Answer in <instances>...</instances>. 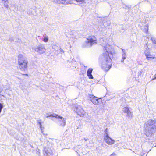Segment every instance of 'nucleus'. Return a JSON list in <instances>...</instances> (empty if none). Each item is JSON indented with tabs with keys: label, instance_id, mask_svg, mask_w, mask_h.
Here are the masks:
<instances>
[{
	"label": "nucleus",
	"instance_id": "obj_11",
	"mask_svg": "<svg viewBox=\"0 0 156 156\" xmlns=\"http://www.w3.org/2000/svg\"><path fill=\"white\" fill-rule=\"evenodd\" d=\"M77 114L80 117L83 116L85 114V112L82 108L78 109L77 111Z\"/></svg>",
	"mask_w": 156,
	"mask_h": 156
},
{
	"label": "nucleus",
	"instance_id": "obj_9",
	"mask_svg": "<svg viewBox=\"0 0 156 156\" xmlns=\"http://www.w3.org/2000/svg\"><path fill=\"white\" fill-rule=\"evenodd\" d=\"M145 55L146 58L148 60H151V59H154L155 58L154 56L152 55L150 52H145Z\"/></svg>",
	"mask_w": 156,
	"mask_h": 156
},
{
	"label": "nucleus",
	"instance_id": "obj_10",
	"mask_svg": "<svg viewBox=\"0 0 156 156\" xmlns=\"http://www.w3.org/2000/svg\"><path fill=\"white\" fill-rule=\"evenodd\" d=\"M93 71V69L91 68H90L88 69L87 72V75L89 78L90 79H93V77L91 74Z\"/></svg>",
	"mask_w": 156,
	"mask_h": 156
},
{
	"label": "nucleus",
	"instance_id": "obj_1",
	"mask_svg": "<svg viewBox=\"0 0 156 156\" xmlns=\"http://www.w3.org/2000/svg\"><path fill=\"white\" fill-rule=\"evenodd\" d=\"M113 56L112 52L106 51L102 54L103 62L101 68L105 72L108 71L112 67V58Z\"/></svg>",
	"mask_w": 156,
	"mask_h": 156
},
{
	"label": "nucleus",
	"instance_id": "obj_3",
	"mask_svg": "<svg viewBox=\"0 0 156 156\" xmlns=\"http://www.w3.org/2000/svg\"><path fill=\"white\" fill-rule=\"evenodd\" d=\"M91 102L95 105H98L101 103L103 104L105 101L102 99V98H98L96 97L92 96L90 97Z\"/></svg>",
	"mask_w": 156,
	"mask_h": 156
},
{
	"label": "nucleus",
	"instance_id": "obj_17",
	"mask_svg": "<svg viewBox=\"0 0 156 156\" xmlns=\"http://www.w3.org/2000/svg\"><path fill=\"white\" fill-rule=\"evenodd\" d=\"M48 36H45L44 37L43 41L45 42H47L48 41Z\"/></svg>",
	"mask_w": 156,
	"mask_h": 156
},
{
	"label": "nucleus",
	"instance_id": "obj_15",
	"mask_svg": "<svg viewBox=\"0 0 156 156\" xmlns=\"http://www.w3.org/2000/svg\"><path fill=\"white\" fill-rule=\"evenodd\" d=\"M38 50H37V51L40 53H43L44 51H41L42 50H44V49L43 48H42L41 47H38Z\"/></svg>",
	"mask_w": 156,
	"mask_h": 156
},
{
	"label": "nucleus",
	"instance_id": "obj_13",
	"mask_svg": "<svg viewBox=\"0 0 156 156\" xmlns=\"http://www.w3.org/2000/svg\"><path fill=\"white\" fill-rule=\"evenodd\" d=\"M2 3L3 4L4 6L8 8L9 5V2L8 0H2Z\"/></svg>",
	"mask_w": 156,
	"mask_h": 156
},
{
	"label": "nucleus",
	"instance_id": "obj_16",
	"mask_svg": "<svg viewBox=\"0 0 156 156\" xmlns=\"http://www.w3.org/2000/svg\"><path fill=\"white\" fill-rule=\"evenodd\" d=\"M148 30V26L146 25L144 27V32L146 33H147Z\"/></svg>",
	"mask_w": 156,
	"mask_h": 156
},
{
	"label": "nucleus",
	"instance_id": "obj_18",
	"mask_svg": "<svg viewBox=\"0 0 156 156\" xmlns=\"http://www.w3.org/2000/svg\"><path fill=\"white\" fill-rule=\"evenodd\" d=\"M151 41L154 44H156V38H152Z\"/></svg>",
	"mask_w": 156,
	"mask_h": 156
},
{
	"label": "nucleus",
	"instance_id": "obj_14",
	"mask_svg": "<svg viewBox=\"0 0 156 156\" xmlns=\"http://www.w3.org/2000/svg\"><path fill=\"white\" fill-rule=\"evenodd\" d=\"M71 2L70 3H69V4H72L73 3L74 0H71ZM77 2L79 3L80 4H83L85 3V0H75Z\"/></svg>",
	"mask_w": 156,
	"mask_h": 156
},
{
	"label": "nucleus",
	"instance_id": "obj_6",
	"mask_svg": "<svg viewBox=\"0 0 156 156\" xmlns=\"http://www.w3.org/2000/svg\"><path fill=\"white\" fill-rule=\"evenodd\" d=\"M156 131V127L155 125H153L149 127V129L146 132V135L148 136H151L154 134Z\"/></svg>",
	"mask_w": 156,
	"mask_h": 156
},
{
	"label": "nucleus",
	"instance_id": "obj_20",
	"mask_svg": "<svg viewBox=\"0 0 156 156\" xmlns=\"http://www.w3.org/2000/svg\"><path fill=\"white\" fill-rule=\"evenodd\" d=\"M3 108V106L2 104V103H0V113L1 112Z\"/></svg>",
	"mask_w": 156,
	"mask_h": 156
},
{
	"label": "nucleus",
	"instance_id": "obj_12",
	"mask_svg": "<svg viewBox=\"0 0 156 156\" xmlns=\"http://www.w3.org/2000/svg\"><path fill=\"white\" fill-rule=\"evenodd\" d=\"M123 112L124 113L127 114L128 116H129V114L131 113L129 108L127 107L124 108Z\"/></svg>",
	"mask_w": 156,
	"mask_h": 156
},
{
	"label": "nucleus",
	"instance_id": "obj_7",
	"mask_svg": "<svg viewBox=\"0 0 156 156\" xmlns=\"http://www.w3.org/2000/svg\"><path fill=\"white\" fill-rule=\"evenodd\" d=\"M104 139L106 143L108 145H112L115 142V140L110 137L108 135H106L104 136Z\"/></svg>",
	"mask_w": 156,
	"mask_h": 156
},
{
	"label": "nucleus",
	"instance_id": "obj_22",
	"mask_svg": "<svg viewBox=\"0 0 156 156\" xmlns=\"http://www.w3.org/2000/svg\"><path fill=\"white\" fill-rule=\"evenodd\" d=\"M115 154L113 153L110 156H112L114 155H115Z\"/></svg>",
	"mask_w": 156,
	"mask_h": 156
},
{
	"label": "nucleus",
	"instance_id": "obj_23",
	"mask_svg": "<svg viewBox=\"0 0 156 156\" xmlns=\"http://www.w3.org/2000/svg\"><path fill=\"white\" fill-rule=\"evenodd\" d=\"M22 75H26L27 76H28V75L27 74H22Z\"/></svg>",
	"mask_w": 156,
	"mask_h": 156
},
{
	"label": "nucleus",
	"instance_id": "obj_21",
	"mask_svg": "<svg viewBox=\"0 0 156 156\" xmlns=\"http://www.w3.org/2000/svg\"><path fill=\"white\" fill-rule=\"evenodd\" d=\"M108 129L107 128H106V129H105V133H107V132H108Z\"/></svg>",
	"mask_w": 156,
	"mask_h": 156
},
{
	"label": "nucleus",
	"instance_id": "obj_19",
	"mask_svg": "<svg viewBox=\"0 0 156 156\" xmlns=\"http://www.w3.org/2000/svg\"><path fill=\"white\" fill-rule=\"evenodd\" d=\"M38 123L39 124V125H40V128H41V132H42V133H43V134L44 135H47V134H44V133H43V130H42V129L41 124V122H38Z\"/></svg>",
	"mask_w": 156,
	"mask_h": 156
},
{
	"label": "nucleus",
	"instance_id": "obj_2",
	"mask_svg": "<svg viewBox=\"0 0 156 156\" xmlns=\"http://www.w3.org/2000/svg\"><path fill=\"white\" fill-rule=\"evenodd\" d=\"M18 64L20 69L22 71L27 70L28 62L22 55L18 56Z\"/></svg>",
	"mask_w": 156,
	"mask_h": 156
},
{
	"label": "nucleus",
	"instance_id": "obj_5",
	"mask_svg": "<svg viewBox=\"0 0 156 156\" xmlns=\"http://www.w3.org/2000/svg\"><path fill=\"white\" fill-rule=\"evenodd\" d=\"M87 43H89L91 45L97 43V38L94 35H90L87 38Z\"/></svg>",
	"mask_w": 156,
	"mask_h": 156
},
{
	"label": "nucleus",
	"instance_id": "obj_4",
	"mask_svg": "<svg viewBox=\"0 0 156 156\" xmlns=\"http://www.w3.org/2000/svg\"><path fill=\"white\" fill-rule=\"evenodd\" d=\"M55 117L57 119H59L61 120H62L60 122V126H64L65 125H66V121L62 117L58 115L54 114H51L50 115H48L46 117L48 118L49 117Z\"/></svg>",
	"mask_w": 156,
	"mask_h": 156
},
{
	"label": "nucleus",
	"instance_id": "obj_8",
	"mask_svg": "<svg viewBox=\"0 0 156 156\" xmlns=\"http://www.w3.org/2000/svg\"><path fill=\"white\" fill-rule=\"evenodd\" d=\"M55 2L59 4H62L64 5L69 4L72 2L71 0H53Z\"/></svg>",
	"mask_w": 156,
	"mask_h": 156
}]
</instances>
